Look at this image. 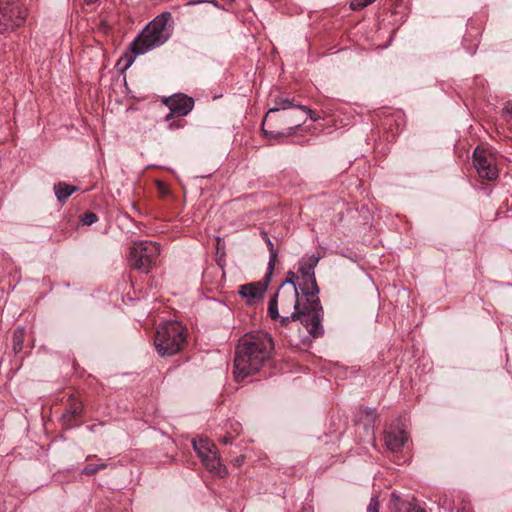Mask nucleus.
<instances>
[{
	"mask_svg": "<svg viewBox=\"0 0 512 512\" xmlns=\"http://www.w3.org/2000/svg\"><path fill=\"white\" fill-rule=\"evenodd\" d=\"M364 413L368 416V417H375V409L373 408H370V407H365L364 408Z\"/></svg>",
	"mask_w": 512,
	"mask_h": 512,
	"instance_id": "obj_27",
	"label": "nucleus"
},
{
	"mask_svg": "<svg viewBox=\"0 0 512 512\" xmlns=\"http://www.w3.org/2000/svg\"><path fill=\"white\" fill-rule=\"evenodd\" d=\"M192 445L198 457L209 471L222 478L226 476V468L221 464L214 443L208 438L200 437L198 440L194 439Z\"/></svg>",
	"mask_w": 512,
	"mask_h": 512,
	"instance_id": "obj_7",
	"label": "nucleus"
},
{
	"mask_svg": "<svg viewBox=\"0 0 512 512\" xmlns=\"http://www.w3.org/2000/svg\"><path fill=\"white\" fill-rule=\"evenodd\" d=\"M25 338V330L22 327H18L13 333V350L17 354L23 349V343Z\"/></svg>",
	"mask_w": 512,
	"mask_h": 512,
	"instance_id": "obj_19",
	"label": "nucleus"
},
{
	"mask_svg": "<svg viewBox=\"0 0 512 512\" xmlns=\"http://www.w3.org/2000/svg\"><path fill=\"white\" fill-rule=\"evenodd\" d=\"M268 288V282L259 281L241 285L239 288V295L247 299V303L252 305L261 301L264 293Z\"/></svg>",
	"mask_w": 512,
	"mask_h": 512,
	"instance_id": "obj_13",
	"label": "nucleus"
},
{
	"mask_svg": "<svg viewBox=\"0 0 512 512\" xmlns=\"http://www.w3.org/2000/svg\"><path fill=\"white\" fill-rule=\"evenodd\" d=\"M371 4V0H353L350 4L352 10H360Z\"/></svg>",
	"mask_w": 512,
	"mask_h": 512,
	"instance_id": "obj_23",
	"label": "nucleus"
},
{
	"mask_svg": "<svg viewBox=\"0 0 512 512\" xmlns=\"http://www.w3.org/2000/svg\"><path fill=\"white\" fill-rule=\"evenodd\" d=\"M170 113L165 117L166 120L173 116H186L194 106V100L184 94H177L165 100Z\"/></svg>",
	"mask_w": 512,
	"mask_h": 512,
	"instance_id": "obj_9",
	"label": "nucleus"
},
{
	"mask_svg": "<svg viewBox=\"0 0 512 512\" xmlns=\"http://www.w3.org/2000/svg\"><path fill=\"white\" fill-rule=\"evenodd\" d=\"M134 59L132 57L129 58L126 67L130 66L133 63Z\"/></svg>",
	"mask_w": 512,
	"mask_h": 512,
	"instance_id": "obj_31",
	"label": "nucleus"
},
{
	"mask_svg": "<svg viewBox=\"0 0 512 512\" xmlns=\"http://www.w3.org/2000/svg\"><path fill=\"white\" fill-rule=\"evenodd\" d=\"M273 349V340L264 331H253L242 336L235 350L233 370L235 380L242 381L258 372L270 359Z\"/></svg>",
	"mask_w": 512,
	"mask_h": 512,
	"instance_id": "obj_2",
	"label": "nucleus"
},
{
	"mask_svg": "<svg viewBox=\"0 0 512 512\" xmlns=\"http://www.w3.org/2000/svg\"><path fill=\"white\" fill-rule=\"evenodd\" d=\"M375 0H371V3H373Z\"/></svg>",
	"mask_w": 512,
	"mask_h": 512,
	"instance_id": "obj_34",
	"label": "nucleus"
},
{
	"mask_svg": "<svg viewBox=\"0 0 512 512\" xmlns=\"http://www.w3.org/2000/svg\"><path fill=\"white\" fill-rule=\"evenodd\" d=\"M97 472H98V467L96 464L87 465L82 470V474L89 475V476L94 475Z\"/></svg>",
	"mask_w": 512,
	"mask_h": 512,
	"instance_id": "obj_25",
	"label": "nucleus"
},
{
	"mask_svg": "<svg viewBox=\"0 0 512 512\" xmlns=\"http://www.w3.org/2000/svg\"><path fill=\"white\" fill-rule=\"evenodd\" d=\"M27 8L16 1H0V33L12 32L24 25Z\"/></svg>",
	"mask_w": 512,
	"mask_h": 512,
	"instance_id": "obj_6",
	"label": "nucleus"
},
{
	"mask_svg": "<svg viewBox=\"0 0 512 512\" xmlns=\"http://www.w3.org/2000/svg\"><path fill=\"white\" fill-rule=\"evenodd\" d=\"M268 314L269 316L276 320V319H279L281 321V315L279 314V311H278V301L276 300V297H272L268 303Z\"/></svg>",
	"mask_w": 512,
	"mask_h": 512,
	"instance_id": "obj_20",
	"label": "nucleus"
},
{
	"mask_svg": "<svg viewBox=\"0 0 512 512\" xmlns=\"http://www.w3.org/2000/svg\"><path fill=\"white\" fill-rule=\"evenodd\" d=\"M307 117L310 118V114H303L299 110H295V112L292 116L293 120L289 122L291 124V126L288 128L287 132L268 131L264 127L262 128V130L266 137H271V138L288 137V136H291L297 128H299L306 122Z\"/></svg>",
	"mask_w": 512,
	"mask_h": 512,
	"instance_id": "obj_14",
	"label": "nucleus"
},
{
	"mask_svg": "<svg viewBox=\"0 0 512 512\" xmlns=\"http://www.w3.org/2000/svg\"><path fill=\"white\" fill-rule=\"evenodd\" d=\"M505 111L512 116V102L506 105Z\"/></svg>",
	"mask_w": 512,
	"mask_h": 512,
	"instance_id": "obj_28",
	"label": "nucleus"
},
{
	"mask_svg": "<svg viewBox=\"0 0 512 512\" xmlns=\"http://www.w3.org/2000/svg\"><path fill=\"white\" fill-rule=\"evenodd\" d=\"M236 462H237V464H238V465H240V464L243 462V457L238 458V459L236 460Z\"/></svg>",
	"mask_w": 512,
	"mask_h": 512,
	"instance_id": "obj_32",
	"label": "nucleus"
},
{
	"mask_svg": "<svg viewBox=\"0 0 512 512\" xmlns=\"http://www.w3.org/2000/svg\"><path fill=\"white\" fill-rule=\"evenodd\" d=\"M261 234H262L263 240L266 242L267 248L269 250L268 269H269V274H270L271 271L274 269L275 262H276V259H277V256H278V252L274 248V244L271 241V239L269 238L268 234L266 232H264V231H262Z\"/></svg>",
	"mask_w": 512,
	"mask_h": 512,
	"instance_id": "obj_18",
	"label": "nucleus"
},
{
	"mask_svg": "<svg viewBox=\"0 0 512 512\" xmlns=\"http://www.w3.org/2000/svg\"><path fill=\"white\" fill-rule=\"evenodd\" d=\"M96 465H97V467H98V471L107 467V464H106V463H103V462H102V463H99V464H96Z\"/></svg>",
	"mask_w": 512,
	"mask_h": 512,
	"instance_id": "obj_30",
	"label": "nucleus"
},
{
	"mask_svg": "<svg viewBox=\"0 0 512 512\" xmlns=\"http://www.w3.org/2000/svg\"><path fill=\"white\" fill-rule=\"evenodd\" d=\"M281 302L282 311L286 315L281 317V325L288 326L291 322H299L312 339L324 335L322 324L324 311L319 297L303 295L297 286L282 282L278 292L274 295Z\"/></svg>",
	"mask_w": 512,
	"mask_h": 512,
	"instance_id": "obj_1",
	"label": "nucleus"
},
{
	"mask_svg": "<svg viewBox=\"0 0 512 512\" xmlns=\"http://www.w3.org/2000/svg\"><path fill=\"white\" fill-rule=\"evenodd\" d=\"M287 109H295L299 110L303 114H310V119L313 121L318 119L311 109H309L307 106L296 103L294 98L278 96L274 99V106L268 110L263 121V125L266 123L272 113Z\"/></svg>",
	"mask_w": 512,
	"mask_h": 512,
	"instance_id": "obj_11",
	"label": "nucleus"
},
{
	"mask_svg": "<svg viewBox=\"0 0 512 512\" xmlns=\"http://www.w3.org/2000/svg\"><path fill=\"white\" fill-rule=\"evenodd\" d=\"M298 281V276L294 272L288 273V278L284 282H289V285L296 286V282Z\"/></svg>",
	"mask_w": 512,
	"mask_h": 512,
	"instance_id": "obj_26",
	"label": "nucleus"
},
{
	"mask_svg": "<svg viewBox=\"0 0 512 512\" xmlns=\"http://www.w3.org/2000/svg\"><path fill=\"white\" fill-rule=\"evenodd\" d=\"M408 439L406 431L399 424H393L386 430L385 445L393 453L401 452Z\"/></svg>",
	"mask_w": 512,
	"mask_h": 512,
	"instance_id": "obj_10",
	"label": "nucleus"
},
{
	"mask_svg": "<svg viewBox=\"0 0 512 512\" xmlns=\"http://www.w3.org/2000/svg\"><path fill=\"white\" fill-rule=\"evenodd\" d=\"M458 512H464V510H458Z\"/></svg>",
	"mask_w": 512,
	"mask_h": 512,
	"instance_id": "obj_33",
	"label": "nucleus"
},
{
	"mask_svg": "<svg viewBox=\"0 0 512 512\" xmlns=\"http://www.w3.org/2000/svg\"><path fill=\"white\" fill-rule=\"evenodd\" d=\"M299 272L302 276V282L299 284V290L303 292V295L318 297L319 287L316 282L314 269L309 267L307 264L300 262Z\"/></svg>",
	"mask_w": 512,
	"mask_h": 512,
	"instance_id": "obj_12",
	"label": "nucleus"
},
{
	"mask_svg": "<svg viewBox=\"0 0 512 512\" xmlns=\"http://www.w3.org/2000/svg\"><path fill=\"white\" fill-rule=\"evenodd\" d=\"M97 220H98V217L93 212H86L82 215V218H81L83 225H86V226H90V225L94 224L95 222H97Z\"/></svg>",
	"mask_w": 512,
	"mask_h": 512,
	"instance_id": "obj_21",
	"label": "nucleus"
},
{
	"mask_svg": "<svg viewBox=\"0 0 512 512\" xmlns=\"http://www.w3.org/2000/svg\"><path fill=\"white\" fill-rule=\"evenodd\" d=\"M388 507L390 512H425L424 509L419 506L413 505L408 501L401 500L395 492L391 494Z\"/></svg>",
	"mask_w": 512,
	"mask_h": 512,
	"instance_id": "obj_15",
	"label": "nucleus"
},
{
	"mask_svg": "<svg viewBox=\"0 0 512 512\" xmlns=\"http://www.w3.org/2000/svg\"><path fill=\"white\" fill-rule=\"evenodd\" d=\"M221 442H222L223 444H230V443L232 442V439H231V438H229V437H224V438L221 440Z\"/></svg>",
	"mask_w": 512,
	"mask_h": 512,
	"instance_id": "obj_29",
	"label": "nucleus"
},
{
	"mask_svg": "<svg viewBox=\"0 0 512 512\" xmlns=\"http://www.w3.org/2000/svg\"><path fill=\"white\" fill-rule=\"evenodd\" d=\"M473 164L481 178L492 181L498 177L494 159L485 149L477 147L474 150Z\"/></svg>",
	"mask_w": 512,
	"mask_h": 512,
	"instance_id": "obj_8",
	"label": "nucleus"
},
{
	"mask_svg": "<svg viewBox=\"0 0 512 512\" xmlns=\"http://www.w3.org/2000/svg\"><path fill=\"white\" fill-rule=\"evenodd\" d=\"M186 329L177 321L160 324L154 338V345L161 357L179 353L186 344Z\"/></svg>",
	"mask_w": 512,
	"mask_h": 512,
	"instance_id": "obj_4",
	"label": "nucleus"
},
{
	"mask_svg": "<svg viewBox=\"0 0 512 512\" xmlns=\"http://www.w3.org/2000/svg\"><path fill=\"white\" fill-rule=\"evenodd\" d=\"M54 191L57 200L63 202L76 191V187L60 182L54 186Z\"/></svg>",
	"mask_w": 512,
	"mask_h": 512,
	"instance_id": "obj_17",
	"label": "nucleus"
},
{
	"mask_svg": "<svg viewBox=\"0 0 512 512\" xmlns=\"http://www.w3.org/2000/svg\"><path fill=\"white\" fill-rule=\"evenodd\" d=\"M160 255V247L156 242L141 241L135 243L129 251L128 264L142 273H149Z\"/></svg>",
	"mask_w": 512,
	"mask_h": 512,
	"instance_id": "obj_5",
	"label": "nucleus"
},
{
	"mask_svg": "<svg viewBox=\"0 0 512 512\" xmlns=\"http://www.w3.org/2000/svg\"><path fill=\"white\" fill-rule=\"evenodd\" d=\"M367 512H379V501L377 496H373L367 507Z\"/></svg>",
	"mask_w": 512,
	"mask_h": 512,
	"instance_id": "obj_24",
	"label": "nucleus"
},
{
	"mask_svg": "<svg viewBox=\"0 0 512 512\" xmlns=\"http://www.w3.org/2000/svg\"><path fill=\"white\" fill-rule=\"evenodd\" d=\"M83 410V405L81 402L73 400L69 407L66 409V411L62 415V419L66 426L72 427L73 420H75L78 416L81 415Z\"/></svg>",
	"mask_w": 512,
	"mask_h": 512,
	"instance_id": "obj_16",
	"label": "nucleus"
},
{
	"mask_svg": "<svg viewBox=\"0 0 512 512\" xmlns=\"http://www.w3.org/2000/svg\"><path fill=\"white\" fill-rule=\"evenodd\" d=\"M319 260H320V256L313 254V255L302 258L301 263L307 264L309 267L315 269Z\"/></svg>",
	"mask_w": 512,
	"mask_h": 512,
	"instance_id": "obj_22",
	"label": "nucleus"
},
{
	"mask_svg": "<svg viewBox=\"0 0 512 512\" xmlns=\"http://www.w3.org/2000/svg\"><path fill=\"white\" fill-rule=\"evenodd\" d=\"M171 18L170 12H163L151 21L131 43L130 48L136 55H142L151 49L163 45L169 38L167 21Z\"/></svg>",
	"mask_w": 512,
	"mask_h": 512,
	"instance_id": "obj_3",
	"label": "nucleus"
}]
</instances>
